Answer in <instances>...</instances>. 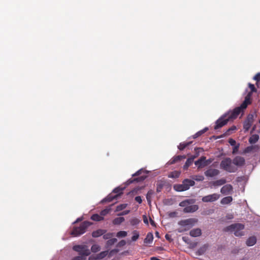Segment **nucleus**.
Wrapping results in <instances>:
<instances>
[{
    "mask_svg": "<svg viewBox=\"0 0 260 260\" xmlns=\"http://www.w3.org/2000/svg\"><path fill=\"white\" fill-rule=\"evenodd\" d=\"M253 122V116L252 115H248L246 119L244 122L243 128L246 131H248L251 126Z\"/></svg>",
    "mask_w": 260,
    "mask_h": 260,
    "instance_id": "9b49d317",
    "label": "nucleus"
},
{
    "mask_svg": "<svg viewBox=\"0 0 260 260\" xmlns=\"http://www.w3.org/2000/svg\"><path fill=\"white\" fill-rule=\"evenodd\" d=\"M106 231L105 230L99 229L95 231H93L92 233V236L94 238L99 237L105 234Z\"/></svg>",
    "mask_w": 260,
    "mask_h": 260,
    "instance_id": "6ab92c4d",
    "label": "nucleus"
},
{
    "mask_svg": "<svg viewBox=\"0 0 260 260\" xmlns=\"http://www.w3.org/2000/svg\"><path fill=\"white\" fill-rule=\"evenodd\" d=\"M126 244V242L124 240H121L118 244V246L119 247H122L124 246Z\"/></svg>",
    "mask_w": 260,
    "mask_h": 260,
    "instance_id": "3c124183",
    "label": "nucleus"
},
{
    "mask_svg": "<svg viewBox=\"0 0 260 260\" xmlns=\"http://www.w3.org/2000/svg\"><path fill=\"white\" fill-rule=\"evenodd\" d=\"M150 260H160V259L156 257H151L150 258Z\"/></svg>",
    "mask_w": 260,
    "mask_h": 260,
    "instance_id": "052dcab7",
    "label": "nucleus"
},
{
    "mask_svg": "<svg viewBox=\"0 0 260 260\" xmlns=\"http://www.w3.org/2000/svg\"><path fill=\"white\" fill-rule=\"evenodd\" d=\"M117 241V240L116 238H112L111 239L108 240L106 244V247L108 248L110 246L114 245Z\"/></svg>",
    "mask_w": 260,
    "mask_h": 260,
    "instance_id": "473e14b6",
    "label": "nucleus"
},
{
    "mask_svg": "<svg viewBox=\"0 0 260 260\" xmlns=\"http://www.w3.org/2000/svg\"><path fill=\"white\" fill-rule=\"evenodd\" d=\"M139 237V234L138 231H134L133 232V236L132 237V240L133 241H136Z\"/></svg>",
    "mask_w": 260,
    "mask_h": 260,
    "instance_id": "58836bf2",
    "label": "nucleus"
},
{
    "mask_svg": "<svg viewBox=\"0 0 260 260\" xmlns=\"http://www.w3.org/2000/svg\"><path fill=\"white\" fill-rule=\"evenodd\" d=\"M153 191L152 190H150L148 191L146 194V199L148 202V203L150 205L151 202V198L152 195L153 194Z\"/></svg>",
    "mask_w": 260,
    "mask_h": 260,
    "instance_id": "f704fd0d",
    "label": "nucleus"
},
{
    "mask_svg": "<svg viewBox=\"0 0 260 260\" xmlns=\"http://www.w3.org/2000/svg\"><path fill=\"white\" fill-rule=\"evenodd\" d=\"M237 129L236 126L235 125L232 126L230 128H229L226 132L225 134L227 135H229L231 134L232 131H235Z\"/></svg>",
    "mask_w": 260,
    "mask_h": 260,
    "instance_id": "c03bdc74",
    "label": "nucleus"
},
{
    "mask_svg": "<svg viewBox=\"0 0 260 260\" xmlns=\"http://www.w3.org/2000/svg\"><path fill=\"white\" fill-rule=\"evenodd\" d=\"M127 234V232L125 231H119L117 233L116 236L118 238L125 237Z\"/></svg>",
    "mask_w": 260,
    "mask_h": 260,
    "instance_id": "a19ab883",
    "label": "nucleus"
},
{
    "mask_svg": "<svg viewBox=\"0 0 260 260\" xmlns=\"http://www.w3.org/2000/svg\"><path fill=\"white\" fill-rule=\"evenodd\" d=\"M114 199H117L116 196H115V195H113L112 193L109 194L106 198L104 199L102 201V203L110 202Z\"/></svg>",
    "mask_w": 260,
    "mask_h": 260,
    "instance_id": "5701e85b",
    "label": "nucleus"
},
{
    "mask_svg": "<svg viewBox=\"0 0 260 260\" xmlns=\"http://www.w3.org/2000/svg\"><path fill=\"white\" fill-rule=\"evenodd\" d=\"M230 120V119L226 114L223 115L216 121V124L214 126V129H218L221 128V127L226 124Z\"/></svg>",
    "mask_w": 260,
    "mask_h": 260,
    "instance_id": "1a4fd4ad",
    "label": "nucleus"
},
{
    "mask_svg": "<svg viewBox=\"0 0 260 260\" xmlns=\"http://www.w3.org/2000/svg\"><path fill=\"white\" fill-rule=\"evenodd\" d=\"M111 209L110 207H109L103 210H102L100 212V215L101 216L103 217L106 216L107 214H108L111 211Z\"/></svg>",
    "mask_w": 260,
    "mask_h": 260,
    "instance_id": "c9c22d12",
    "label": "nucleus"
},
{
    "mask_svg": "<svg viewBox=\"0 0 260 260\" xmlns=\"http://www.w3.org/2000/svg\"><path fill=\"white\" fill-rule=\"evenodd\" d=\"M197 221V220L194 218H189L180 221L178 224L181 226V228L179 232H182L189 230L194 225Z\"/></svg>",
    "mask_w": 260,
    "mask_h": 260,
    "instance_id": "423d86ee",
    "label": "nucleus"
},
{
    "mask_svg": "<svg viewBox=\"0 0 260 260\" xmlns=\"http://www.w3.org/2000/svg\"><path fill=\"white\" fill-rule=\"evenodd\" d=\"M185 202H181L180 203L179 205L180 206H185Z\"/></svg>",
    "mask_w": 260,
    "mask_h": 260,
    "instance_id": "680f3d73",
    "label": "nucleus"
},
{
    "mask_svg": "<svg viewBox=\"0 0 260 260\" xmlns=\"http://www.w3.org/2000/svg\"><path fill=\"white\" fill-rule=\"evenodd\" d=\"M186 158V156L183 155H177L173 157L170 161V164H174L177 162L180 161L182 159H184Z\"/></svg>",
    "mask_w": 260,
    "mask_h": 260,
    "instance_id": "f3484780",
    "label": "nucleus"
},
{
    "mask_svg": "<svg viewBox=\"0 0 260 260\" xmlns=\"http://www.w3.org/2000/svg\"><path fill=\"white\" fill-rule=\"evenodd\" d=\"M206 157L202 156L198 160L194 162V164L198 166V168H202L207 165L206 162H205Z\"/></svg>",
    "mask_w": 260,
    "mask_h": 260,
    "instance_id": "2eb2a0df",
    "label": "nucleus"
},
{
    "mask_svg": "<svg viewBox=\"0 0 260 260\" xmlns=\"http://www.w3.org/2000/svg\"><path fill=\"white\" fill-rule=\"evenodd\" d=\"M250 104V96L247 95L243 102L241 104L240 107L235 108L233 111L229 112L226 114L229 119L233 120L236 119L240 113L245 109H246L248 105Z\"/></svg>",
    "mask_w": 260,
    "mask_h": 260,
    "instance_id": "f257e3e1",
    "label": "nucleus"
},
{
    "mask_svg": "<svg viewBox=\"0 0 260 260\" xmlns=\"http://www.w3.org/2000/svg\"><path fill=\"white\" fill-rule=\"evenodd\" d=\"M143 221H144V222L147 224H148V220H147V218L146 216H144L143 217Z\"/></svg>",
    "mask_w": 260,
    "mask_h": 260,
    "instance_id": "4d7b16f0",
    "label": "nucleus"
},
{
    "mask_svg": "<svg viewBox=\"0 0 260 260\" xmlns=\"http://www.w3.org/2000/svg\"><path fill=\"white\" fill-rule=\"evenodd\" d=\"M253 79L258 82L260 80V73H257L253 77Z\"/></svg>",
    "mask_w": 260,
    "mask_h": 260,
    "instance_id": "de8ad7c7",
    "label": "nucleus"
},
{
    "mask_svg": "<svg viewBox=\"0 0 260 260\" xmlns=\"http://www.w3.org/2000/svg\"><path fill=\"white\" fill-rule=\"evenodd\" d=\"M229 143L231 146H236V141L232 138L229 140Z\"/></svg>",
    "mask_w": 260,
    "mask_h": 260,
    "instance_id": "49530a36",
    "label": "nucleus"
},
{
    "mask_svg": "<svg viewBox=\"0 0 260 260\" xmlns=\"http://www.w3.org/2000/svg\"><path fill=\"white\" fill-rule=\"evenodd\" d=\"M135 201L139 204H141L142 202V200L140 196H137L135 198Z\"/></svg>",
    "mask_w": 260,
    "mask_h": 260,
    "instance_id": "8fccbe9b",
    "label": "nucleus"
},
{
    "mask_svg": "<svg viewBox=\"0 0 260 260\" xmlns=\"http://www.w3.org/2000/svg\"><path fill=\"white\" fill-rule=\"evenodd\" d=\"M104 217L101 216V215L98 214H94L91 217V219L93 221H100L104 220Z\"/></svg>",
    "mask_w": 260,
    "mask_h": 260,
    "instance_id": "a878e982",
    "label": "nucleus"
},
{
    "mask_svg": "<svg viewBox=\"0 0 260 260\" xmlns=\"http://www.w3.org/2000/svg\"><path fill=\"white\" fill-rule=\"evenodd\" d=\"M226 182V181L225 179L221 178L220 179L213 181L212 182V185L214 186H218L224 184Z\"/></svg>",
    "mask_w": 260,
    "mask_h": 260,
    "instance_id": "412c9836",
    "label": "nucleus"
},
{
    "mask_svg": "<svg viewBox=\"0 0 260 260\" xmlns=\"http://www.w3.org/2000/svg\"><path fill=\"white\" fill-rule=\"evenodd\" d=\"M150 222L152 226H155V222L151 218H150Z\"/></svg>",
    "mask_w": 260,
    "mask_h": 260,
    "instance_id": "13d9d810",
    "label": "nucleus"
},
{
    "mask_svg": "<svg viewBox=\"0 0 260 260\" xmlns=\"http://www.w3.org/2000/svg\"><path fill=\"white\" fill-rule=\"evenodd\" d=\"M198 156V155H194V156H191L190 158H193V159L197 157Z\"/></svg>",
    "mask_w": 260,
    "mask_h": 260,
    "instance_id": "69168bd1",
    "label": "nucleus"
},
{
    "mask_svg": "<svg viewBox=\"0 0 260 260\" xmlns=\"http://www.w3.org/2000/svg\"><path fill=\"white\" fill-rule=\"evenodd\" d=\"M233 164L237 167H242L245 164V160L243 157L237 156L232 160Z\"/></svg>",
    "mask_w": 260,
    "mask_h": 260,
    "instance_id": "ddd939ff",
    "label": "nucleus"
},
{
    "mask_svg": "<svg viewBox=\"0 0 260 260\" xmlns=\"http://www.w3.org/2000/svg\"><path fill=\"white\" fill-rule=\"evenodd\" d=\"M208 130V127L204 128L203 129L201 130V131H199L198 132H197V133H196L193 136V138L194 139L197 138L198 137L201 136L202 135H203L205 132H206Z\"/></svg>",
    "mask_w": 260,
    "mask_h": 260,
    "instance_id": "7c9ffc66",
    "label": "nucleus"
},
{
    "mask_svg": "<svg viewBox=\"0 0 260 260\" xmlns=\"http://www.w3.org/2000/svg\"><path fill=\"white\" fill-rule=\"evenodd\" d=\"M245 228V225L240 223L232 224L229 226L225 227L223 231L224 232H234V235L237 237H241L244 235V232L243 230Z\"/></svg>",
    "mask_w": 260,
    "mask_h": 260,
    "instance_id": "f03ea898",
    "label": "nucleus"
},
{
    "mask_svg": "<svg viewBox=\"0 0 260 260\" xmlns=\"http://www.w3.org/2000/svg\"><path fill=\"white\" fill-rule=\"evenodd\" d=\"M191 142L181 143L178 146V148L180 150H183L187 146H189Z\"/></svg>",
    "mask_w": 260,
    "mask_h": 260,
    "instance_id": "72a5a7b5",
    "label": "nucleus"
},
{
    "mask_svg": "<svg viewBox=\"0 0 260 260\" xmlns=\"http://www.w3.org/2000/svg\"><path fill=\"white\" fill-rule=\"evenodd\" d=\"M161 187H160V188H158V187H157V189H156L157 191V192L160 191V189H161Z\"/></svg>",
    "mask_w": 260,
    "mask_h": 260,
    "instance_id": "0e129e2a",
    "label": "nucleus"
},
{
    "mask_svg": "<svg viewBox=\"0 0 260 260\" xmlns=\"http://www.w3.org/2000/svg\"><path fill=\"white\" fill-rule=\"evenodd\" d=\"M129 210H124L118 214L119 216L125 215L129 213Z\"/></svg>",
    "mask_w": 260,
    "mask_h": 260,
    "instance_id": "603ef678",
    "label": "nucleus"
},
{
    "mask_svg": "<svg viewBox=\"0 0 260 260\" xmlns=\"http://www.w3.org/2000/svg\"><path fill=\"white\" fill-rule=\"evenodd\" d=\"M101 249L100 246L98 244H93L91 248V250L93 252H96Z\"/></svg>",
    "mask_w": 260,
    "mask_h": 260,
    "instance_id": "e433bc0d",
    "label": "nucleus"
},
{
    "mask_svg": "<svg viewBox=\"0 0 260 260\" xmlns=\"http://www.w3.org/2000/svg\"><path fill=\"white\" fill-rule=\"evenodd\" d=\"M180 175V173L178 172H172L171 174L169 175V177L170 178H178Z\"/></svg>",
    "mask_w": 260,
    "mask_h": 260,
    "instance_id": "37998d69",
    "label": "nucleus"
},
{
    "mask_svg": "<svg viewBox=\"0 0 260 260\" xmlns=\"http://www.w3.org/2000/svg\"><path fill=\"white\" fill-rule=\"evenodd\" d=\"M73 249L78 252L80 255H84L85 257L90 254V251L86 245H77L74 246Z\"/></svg>",
    "mask_w": 260,
    "mask_h": 260,
    "instance_id": "6e6552de",
    "label": "nucleus"
},
{
    "mask_svg": "<svg viewBox=\"0 0 260 260\" xmlns=\"http://www.w3.org/2000/svg\"><path fill=\"white\" fill-rule=\"evenodd\" d=\"M220 171L216 169L209 168L205 172V175L207 177H214L218 175Z\"/></svg>",
    "mask_w": 260,
    "mask_h": 260,
    "instance_id": "f8f14e48",
    "label": "nucleus"
},
{
    "mask_svg": "<svg viewBox=\"0 0 260 260\" xmlns=\"http://www.w3.org/2000/svg\"><path fill=\"white\" fill-rule=\"evenodd\" d=\"M127 205V204H120L119 205H118L116 207V211L118 212V211L123 210L124 209H125Z\"/></svg>",
    "mask_w": 260,
    "mask_h": 260,
    "instance_id": "4c0bfd02",
    "label": "nucleus"
},
{
    "mask_svg": "<svg viewBox=\"0 0 260 260\" xmlns=\"http://www.w3.org/2000/svg\"><path fill=\"white\" fill-rule=\"evenodd\" d=\"M256 242V238L255 236L250 237L246 241V244L248 246L254 245Z\"/></svg>",
    "mask_w": 260,
    "mask_h": 260,
    "instance_id": "aec40b11",
    "label": "nucleus"
},
{
    "mask_svg": "<svg viewBox=\"0 0 260 260\" xmlns=\"http://www.w3.org/2000/svg\"><path fill=\"white\" fill-rule=\"evenodd\" d=\"M114 236V233H108L107 234H104L103 235V238L105 240L107 239H112V237Z\"/></svg>",
    "mask_w": 260,
    "mask_h": 260,
    "instance_id": "ea45409f",
    "label": "nucleus"
},
{
    "mask_svg": "<svg viewBox=\"0 0 260 260\" xmlns=\"http://www.w3.org/2000/svg\"><path fill=\"white\" fill-rule=\"evenodd\" d=\"M153 240V236L151 233H148L144 240L145 243H151L152 242Z\"/></svg>",
    "mask_w": 260,
    "mask_h": 260,
    "instance_id": "4be33fe9",
    "label": "nucleus"
},
{
    "mask_svg": "<svg viewBox=\"0 0 260 260\" xmlns=\"http://www.w3.org/2000/svg\"><path fill=\"white\" fill-rule=\"evenodd\" d=\"M86 257H85L84 255H79L74 257L72 259V260H85Z\"/></svg>",
    "mask_w": 260,
    "mask_h": 260,
    "instance_id": "a18cd8bd",
    "label": "nucleus"
},
{
    "mask_svg": "<svg viewBox=\"0 0 260 260\" xmlns=\"http://www.w3.org/2000/svg\"><path fill=\"white\" fill-rule=\"evenodd\" d=\"M80 220H81V219H80V218H78V219H77V220L76 221V222H78V221H80Z\"/></svg>",
    "mask_w": 260,
    "mask_h": 260,
    "instance_id": "774afa93",
    "label": "nucleus"
},
{
    "mask_svg": "<svg viewBox=\"0 0 260 260\" xmlns=\"http://www.w3.org/2000/svg\"><path fill=\"white\" fill-rule=\"evenodd\" d=\"M259 139V136L257 135H253L249 139V142L250 144L255 143Z\"/></svg>",
    "mask_w": 260,
    "mask_h": 260,
    "instance_id": "cd10ccee",
    "label": "nucleus"
},
{
    "mask_svg": "<svg viewBox=\"0 0 260 260\" xmlns=\"http://www.w3.org/2000/svg\"><path fill=\"white\" fill-rule=\"evenodd\" d=\"M124 218L122 217L115 218L113 220V223L115 225H118L121 224L124 221Z\"/></svg>",
    "mask_w": 260,
    "mask_h": 260,
    "instance_id": "c756f323",
    "label": "nucleus"
},
{
    "mask_svg": "<svg viewBox=\"0 0 260 260\" xmlns=\"http://www.w3.org/2000/svg\"><path fill=\"white\" fill-rule=\"evenodd\" d=\"M123 188L120 187H116L113 190L112 193H116L115 196L117 198L119 196L122 194Z\"/></svg>",
    "mask_w": 260,
    "mask_h": 260,
    "instance_id": "2f4dec72",
    "label": "nucleus"
},
{
    "mask_svg": "<svg viewBox=\"0 0 260 260\" xmlns=\"http://www.w3.org/2000/svg\"><path fill=\"white\" fill-rule=\"evenodd\" d=\"M165 237H166V238L167 239H169V235H166L165 236Z\"/></svg>",
    "mask_w": 260,
    "mask_h": 260,
    "instance_id": "338daca9",
    "label": "nucleus"
},
{
    "mask_svg": "<svg viewBox=\"0 0 260 260\" xmlns=\"http://www.w3.org/2000/svg\"><path fill=\"white\" fill-rule=\"evenodd\" d=\"M208 248V245L206 244L204 245L202 247H201L198 250L197 252V254L198 255H201L203 254L207 250V249Z\"/></svg>",
    "mask_w": 260,
    "mask_h": 260,
    "instance_id": "b1692460",
    "label": "nucleus"
},
{
    "mask_svg": "<svg viewBox=\"0 0 260 260\" xmlns=\"http://www.w3.org/2000/svg\"><path fill=\"white\" fill-rule=\"evenodd\" d=\"M192 179L198 181H202L204 179V177L202 175H194Z\"/></svg>",
    "mask_w": 260,
    "mask_h": 260,
    "instance_id": "79ce46f5",
    "label": "nucleus"
},
{
    "mask_svg": "<svg viewBox=\"0 0 260 260\" xmlns=\"http://www.w3.org/2000/svg\"><path fill=\"white\" fill-rule=\"evenodd\" d=\"M108 252V251H104L101 252L100 253H99V254H98L96 255L95 259H101L104 258L105 257H106L107 255Z\"/></svg>",
    "mask_w": 260,
    "mask_h": 260,
    "instance_id": "c85d7f7f",
    "label": "nucleus"
},
{
    "mask_svg": "<svg viewBox=\"0 0 260 260\" xmlns=\"http://www.w3.org/2000/svg\"><path fill=\"white\" fill-rule=\"evenodd\" d=\"M189 234L191 237H199L202 234L201 230L199 228L193 229L190 231Z\"/></svg>",
    "mask_w": 260,
    "mask_h": 260,
    "instance_id": "a211bd4d",
    "label": "nucleus"
},
{
    "mask_svg": "<svg viewBox=\"0 0 260 260\" xmlns=\"http://www.w3.org/2000/svg\"><path fill=\"white\" fill-rule=\"evenodd\" d=\"M233 186L231 184H226L224 185L220 189V192L224 195L231 194L233 191Z\"/></svg>",
    "mask_w": 260,
    "mask_h": 260,
    "instance_id": "4468645a",
    "label": "nucleus"
},
{
    "mask_svg": "<svg viewBox=\"0 0 260 260\" xmlns=\"http://www.w3.org/2000/svg\"><path fill=\"white\" fill-rule=\"evenodd\" d=\"M233 161L230 157H226L221 160L220 167L223 170L229 173H235L237 168L232 165Z\"/></svg>",
    "mask_w": 260,
    "mask_h": 260,
    "instance_id": "7ed1b4c3",
    "label": "nucleus"
},
{
    "mask_svg": "<svg viewBox=\"0 0 260 260\" xmlns=\"http://www.w3.org/2000/svg\"><path fill=\"white\" fill-rule=\"evenodd\" d=\"M117 252H118V250L114 249L110 251V254L113 253H117Z\"/></svg>",
    "mask_w": 260,
    "mask_h": 260,
    "instance_id": "bf43d9fd",
    "label": "nucleus"
},
{
    "mask_svg": "<svg viewBox=\"0 0 260 260\" xmlns=\"http://www.w3.org/2000/svg\"><path fill=\"white\" fill-rule=\"evenodd\" d=\"M252 147L249 146V147H247V148H246L245 151L246 152H249L252 150Z\"/></svg>",
    "mask_w": 260,
    "mask_h": 260,
    "instance_id": "5fc2aeb1",
    "label": "nucleus"
},
{
    "mask_svg": "<svg viewBox=\"0 0 260 260\" xmlns=\"http://www.w3.org/2000/svg\"><path fill=\"white\" fill-rule=\"evenodd\" d=\"M198 209V206L196 205H190L184 208L183 211L185 213L193 212Z\"/></svg>",
    "mask_w": 260,
    "mask_h": 260,
    "instance_id": "dca6fc26",
    "label": "nucleus"
},
{
    "mask_svg": "<svg viewBox=\"0 0 260 260\" xmlns=\"http://www.w3.org/2000/svg\"><path fill=\"white\" fill-rule=\"evenodd\" d=\"M91 223L88 221L82 222L78 227H74L71 234L75 237L80 236L85 233L86 229L91 225Z\"/></svg>",
    "mask_w": 260,
    "mask_h": 260,
    "instance_id": "20e7f679",
    "label": "nucleus"
},
{
    "mask_svg": "<svg viewBox=\"0 0 260 260\" xmlns=\"http://www.w3.org/2000/svg\"><path fill=\"white\" fill-rule=\"evenodd\" d=\"M193 161V158H188L186 160L184 165L183 166V169L184 170H187L188 167L192 164Z\"/></svg>",
    "mask_w": 260,
    "mask_h": 260,
    "instance_id": "393cba45",
    "label": "nucleus"
},
{
    "mask_svg": "<svg viewBox=\"0 0 260 260\" xmlns=\"http://www.w3.org/2000/svg\"><path fill=\"white\" fill-rule=\"evenodd\" d=\"M142 173H144V171L143 169H141L138 171H137L135 173L132 175L133 177L138 176L136 178H131L129 179L127 182L129 184L134 183V182H140L144 181L147 177L146 175H141Z\"/></svg>",
    "mask_w": 260,
    "mask_h": 260,
    "instance_id": "0eeeda50",
    "label": "nucleus"
},
{
    "mask_svg": "<svg viewBox=\"0 0 260 260\" xmlns=\"http://www.w3.org/2000/svg\"><path fill=\"white\" fill-rule=\"evenodd\" d=\"M239 147V145H238L237 146H235V147L233 149V153H235L236 151H238Z\"/></svg>",
    "mask_w": 260,
    "mask_h": 260,
    "instance_id": "6e6d98bb",
    "label": "nucleus"
},
{
    "mask_svg": "<svg viewBox=\"0 0 260 260\" xmlns=\"http://www.w3.org/2000/svg\"><path fill=\"white\" fill-rule=\"evenodd\" d=\"M249 87L250 88L252 92H256V89L253 84L249 83Z\"/></svg>",
    "mask_w": 260,
    "mask_h": 260,
    "instance_id": "09e8293b",
    "label": "nucleus"
},
{
    "mask_svg": "<svg viewBox=\"0 0 260 260\" xmlns=\"http://www.w3.org/2000/svg\"><path fill=\"white\" fill-rule=\"evenodd\" d=\"M232 201H233L232 197L231 196H228V197H224L223 199H222V200H221V203L222 204H224V205L228 204L230 203Z\"/></svg>",
    "mask_w": 260,
    "mask_h": 260,
    "instance_id": "bb28decb",
    "label": "nucleus"
},
{
    "mask_svg": "<svg viewBox=\"0 0 260 260\" xmlns=\"http://www.w3.org/2000/svg\"><path fill=\"white\" fill-rule=\"evenodd\" d=\"M95 257H93V256H91L89 257V260H95Z\"/></svg>",
    "mask_w": 260,
    "mask_h": 260,
    "instance_id": "e2e57ef3",
    "label": "nucleus"
},
{
    "mask_svg": "<svg viewBox=\"0 0 260 260\" xmlns=\"http://www.w3.org/2000/svg\"><path fill=\"white\" fill-rule=\"evenodd\" d=\"M220 198V195L217 193H213L202 198V201L205 203L213 202L217 201Z\"/></svg>",
    "mask_w": 260,
    "mask_h": 260,
    "instance_id": "9d476101",
    "label": "nucleus"
},
{
    "mask_svg": "<svg viewBox=\"0 0 260 260\" xmlns=\"http://www.w3.org/2000/svg\"><path fill=\"white\" fill-rule=\"evenodd\" d=\"M195 184L193 180L185 179L182 181L181 184H175L174 185V189L177 191H183L189 189L190 186Z\"/></svg>",
    "mask_w": 260,
    "mask_h": 260,
    "instance_id": "39448f33",
    "label": "nucleus"
},
{
    "mask_svg": "<svg viewBox=\"0 0 260 260\" xmlns=\"http://www.w3.org/2000/svg\"><path fill=\"white\" fill-rule=\"evenodd\" d=\"M177 215V213L176 212H172L169 213V216L171 217H175Z\"/></svg>",
    "mask_w": 260,
    "mask_h": 260,
    "instance_id": "864d4df0",
    "label": "nucleus"
}]
</instances>
